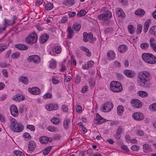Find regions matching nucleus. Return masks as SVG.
Here are the masks:
<instances>
[{"label": "nucleus", "instance_id": "obj_1", "mask_svg": "<svg viewBox=\"0 0 156 156\" xmlns=\"http://www.w3.org/2000/svg\"><path fill=\"white\" fill-rule=\"evenodd\" d=\"M150 73L147 71H143L139 73L137 76V83L140 87H146L150 81Z\"/></svg>", "mask_w": 156, "mask_h": 156}, {"label": "nucleus", "instance_id": "obj_2", "mask_svg": "<svg viewBox=\"0 0 156 156\" xmlns=\"http://www.w3.org/2000/svg\"><path fill=\"white\" fill-rule=\"evenodd\" d=\"M11 123L12 129L16 132L19 133L22 131L23 129L24 126L22 123L18 122L14 118H12L10 119Z\"/></svg>", "mask_w": 156, "mask_h": 156}, {"label": "nucleus", "instance_id": "obj_3", "mask_svg": "<svg viewBox=\"0 0 156 156\" xmlns=\"http://www.w3.org/2000/svg\"><path fill=\"white\" fill-rule=\"evenodd\" d=\"M142 57L144 61L147 63L151 64L156 63V57L151 54L144 53Z\"/></svg>", "mask_w": 156, "mask_h": 156}, {"label": "nucleus", "instance_id": "obj_4", "mask_svg": "<svg viewBox=\"0 0 156 156\" xmlns=\"http://www.w3.org/2000/svg\"><path fill=\"white\" fill-rule=\"evenodd\" d=\"M110 88L112 91L115 92H120L123 90L121 83L116 81H113L110 83Z\"/></svg>", "mask_w": 156, "mask_h": 156}, {"label": "nucleus", "instance_id": "obj_5", "mask_svg": "<svg viewBox=\"0 0 156 156\" xmlns=\"http://www.w3.org/2000/svg\"><path fill=\"white\" fill-rule=\"evenodd\" d=\"M37 40V34L34 32L30 34L28 37L26 38V42L30 44L35 43Z\"/></svg>", "mask_w": 156, "mask_h": 156}, {"label": "nucleus", "instance_id": "obj_6", "mask_svg": "<svg viewBox=\"0 0 156 156\" xmlns=\"http://www.w3.org/2000/svg\"><path fill=\"white\" fill-rule=\"evenodd\" d=\"M83 41L85 42H87L89 39L92 41H95L96 40V38L95 37H93V35L91 33H90L89 34L86 32L83 33Z\"/></svg>", "mask_w": 156, "mask_h": 156}, {"label": "nucleus", "instance_id": "obj_7", "mask_svg": "<svg viewBox=\"0 0 156 156\" xmlns=\"http://www.w3.org/2000/svg\"><path fill=\"white\" fill-rule=\"evenodd\" d=\"M113 108V105L111 102H106L103 105L101 110L104 112H107L111 111Z\"/></svg>", "mask_w": 156, "mask_h": 156}, {"label": "nucleus", "instance_id": "obj_8", "mask_svg": "<svg viewBox=\"0 0 156 156\" xmlns=\"http://www.w3.org/2000/svg\"><path fill=\"white\" fill-rule=\"evenodd\" d=\"M37 147L36 143L33 140H31L28 144V152L31 154L35 150Z\"/></svg>", "mask_w": 156, "mask_h": 156}, {"label": "nucleus", "instance_id": "obj_9", "mask_svg": "<svg viewBox=\"0 0 156 156\" xmlns=\"http://www.w3.org/2000/svg\"><path fill=\"white\" fill-rule=\"evenodd\" d=\"M111 13L109 11L105 13L101 14L98 16V18L101 20L105 21L112 17Z\"/></svg>", "mask_w": 156, "mask_h": 156}, {"label": "nucleus", "instance_id": "obj_10", "mask_svg": "<svg viewBox=\"0 0 156 156\" xmlns=\"http://www.w3.org/2000/svg\"><path fill=\"white\" fill-rule=\"evenodd\" d=\"M28 60L30 62H33L34 63H38L40 62V58L37 55H33L29 56Z\"/></svg>", "mask_w": 156, "mask_h": 156}, {"label": "nucleus", "instance_id": "obj_11", "mask_svg": "<svg viewBox=\"0 0 156 156\" xmlns=\"http://www.w3.org/2000/svg\"><path fill=\"white\" fill-rule=\"evenodd\" d=\"M105 119L101 116L98 113L96 114V117L94 120L95 123L99 125L105 122Z\"/></svg>", "mask_w": 156, "mask_h": 156}, {"label": "nucleus", "instance_id": "obj_12", "mask_svg": "<svg viewBox=\"0 0 156 156\" xmlns=\"http://www.w3.org/2000/svg\"><path fill=\"white\" fill-rule=\"evenodd\" d=\"M130 103L133 105V106L135 108H140L142 106V104L141 102L137 99H132Z\"/></svg>", "mask_w": 156, "mask_h": 156}, {"label": "nucleus", "instance_id": "obj_13", "mask_svg": "<svg viewBox=\"0 0 156 156\" xmlns=\"http://www.w3.org/2000/svg\"><path fill=\"white\" fill-rule=\"evenodd\" d=\"M134 119L136 120H142L144 118L143 114L141 112H135L132 115Z\"/></svg>", "mask_w": 156, "mask_h": 156}, {"label": "nucleus", "instance_id": "obj_14", "mask_svg": "<svg viewBox=\"0 0 156 156\" xmlns=\"http://www.w3.org/2000/svg\"><path fill=\"white\" fill-rule=\"evenodd\" d=\"M124 74L128 77L133 78L136 76V73L133 70L126 69L124 71Z\"/></svg>", "mask_w": 156, "mask_h": 156}, {"label": "nucleus", "instance_id": "obj_15", "mask_svg": "<svg viewBox=\"0 0 156 156\" xmlns=\"http://www.w3.org/2000/svg\"><path fill=\"white\" fill-rule=\"evenodd\" d=\"M29 91L34 95H37L40 93V90L37 87H33L32 88H29L28 89Z\"/></svg>", "mask_w": 156, "mask_h": 156}, {"label": "nucleus", "instance_id": "obj_16", "mask_svg": "<svg viewBox=\"0 0 156 156\" xmlns=\"http://www.w3.org/2000/svg\"><path fill=\"white\" fill-rule=\"evenodd\" d=\"M107 58L109 60H113L115 57V52L112 50H109L107 53Z\"/></svg>", "mask_w": 156, "mask_h": 156}, {"label": "nucleus", "instance_id": "obj_17", "mask_svg": "<svg viewBox=\"0 0 156 156\" xmlns=\"http://www.w3.org/2000/svg\"><path fill=\"white\" fill-rule=\"evenodd\" d=\"M25 99V97L20 94H17L14 96L12 98L13 100L17 102L23 101Z\"/></svg>", "mask_w": 156, "mask_h": 156}, {"label": "nucleus", "instance_id": "obj_18", "mask_svg": "<svg viewBox=\"0 0 156 156\" xmlns=\"http://www.w3.org/2000/svg\"><path fill=\"white\" fill-rule=\"evenodd\" d=\"M45 108L48 111H51L57 110L58 108V107L56 104H50L46 105Z\"/></svg>", "mask_w": 156, "mask_h": 156}, {"label": "nucleus", "instance_id": "obj_19", "mask_svg": "<svg viewBox=\"0 0 156 156\" xmlns=\"http://www.w3.org/2000/svg\"><path fill=\"white\" fill-rule=\"evenodd\" d=\"M53 139L51 137H40L39 141L42 144H46L48 142L52 141Z\"/></svg>", "mask_w": 156, "mask_h": 156}, {"label": "nucleus", "instance_id": "obj_20", "mask_svg": "<svg viewBox=\"0 0 156 156\" xmlns=\"http://www.w3.org/2000/svg\"><path fill=\"white\" fill-rule=\"evenodd\" d=\"M10 112L14 116H17L18 115V110L17 108L15 105H12L10 108Z\"/></svg>", "mask_w": 156, "mask_h": 156}, {"label": "nucleus", "instance_id": "obj_21", "mask_svg": "<svg viewBox=\"0 0 156 156\" xmlns=\"http://www.w3.org/2000/svg\"><path fill=\"white\" fill-rule=\"evenodd\" d=\"M49 35L46 34L42 35L40 38V43L43 44L45 43L49 38Z\"/></svg>", "mask_w": 156, "mask_h": 156}, {"label": "nucleus", "instance_id": "obj_22", "mask_svg": "<svg viewBox=\"0 0 156 156\" xmlns=\"http://www.w3.org/2000/svg\"><path fill=\"white\" fill-rule=\"evenodd\" d=\"M116 14L119 17H120L122 19H124L125 17V14L122 10L120 8H118L116 9Z\"/></svg>", "mask_w": 156, "mask_h": 156}, {"label": "nucleus", "instance_id": "obj_23", "mask_svg": "<svg viewBox=\"0 0 156 156\" xmlns=\"http://www.w3.org/2000/svg\"><path fill=\"white\" fill-rule=\"evenodd\" d=\"M151 20L150 19L147 20L144 23V25L143 31L144 33L147 32L150 26V23Z\"/></svg>", "mask_w": 156, "mask_h": 156}, {"label": "nucleus", "instance_id": "obj_24", "mask_svg": "<svg viewBox=\"0 0 156 156\" xmlns=\"http://www.w3.org/2000/svg\"><path fill=\"white\" fill-rule=\"evenodd\" d=\"M127 50V46L124 44L120 45L118 48V50L120 53H124Z\"/></svg>", "mask_w": 156, "mask_h": 156}, {"label": "nucleus", "instance_id": "obj_25", "mask_svg": "<svg viewBox=\"0 0 156 156\" xmlns=\"http://www.w3.org/2000/svg\"><path fill=\"white\" fill-rule=\"evenodd\" d=\"M143 148L144 152L146 153L149 152L151 150L150 146L146 144L143 145Z\"/></svg>", "mask_w": 156, "mask_h": 156}, {"label": "nucleus", "instance_id": "obj_26", "mask_svg": "<svg viewBox=\"0 0 156 156\" xmlns=\"http://www.w3.org/2000/svg\"><path fill=\"white\" fill-rule=\"evenodd\" d=\"M5 24L4 26H5V28L8 26H10L13 25L16 22L12 21V20H7L6 18L4 19Z\"/></svg>", "mask_w": 156, "mask_h": 156}, {"label": "nucleus", "instance_id": "obj_27", "mask_svg": "<svg viewBox=\"0 0 156 156\" xmlns=\"http://www.w3.org/2000/svg\"><path fill=\"white\" fill-rule=\"evenodd\" d=\"M15 47L20 50H27L28 48L27 46L22 44H16Z\"/></svg>", "mask_w": 156, "mask_h": 156}, {"label": "nucleus", "instance_id": "obj_28", "mask_svg": "<svg viewBox=\"0 0 156 156\" xmlns=\"http://www.w3.org/2000/svg\"><path fill=\"white\" fill-rule=\"evenodd\" d=\"M124 108L122 105H119L117 108V112L118 114L119 115H121L122 114L124 111Z\"/></svg>", "mask_w": 156, "mask_h": 156}, {"label": "nucleus", "instance_id": "obj_29", "mask_svg": "<svg viewBox=\"0 0 156 156\" xmlns=\"http://www.w3.org/2000/svg\"><path fill=\"white\" fill-rule=\"evenodd\" d=\"M67 31L68 32L67 34L68 38L69 39L71 38L72 37L73 34V30L70 27H68Z\"/></svg>", "mask_w": 156, "mask_h": 156}, {"label": "nucleus", "instance_id": "obj_30", "mask_svg": "<svg viewBox=\"0 0 156 156\" xmlns=\"http://www.w3.org/2000/svg\"><path fill=\"white\" fill-rule=\"evenodd\" d=\"M80 48L82 51H85L86 53V55L88 57H90L91 55V53L89 50L87 48L81 46L80 47Z\"/></svg>", "mask_w": 156, "mask_h": 156}, {"label": "nucleus", "instance_id": "obj_31", "mask_svg": "<svg viewBox=\"0 0 156 156\" xmlns=\"http://www.w3.org/2000/svg\"><path fill=\"white\" fill-rule=\"evenodd\" d=\"M19 81L23 83L27 84L28 83V80L27 77L25 76H21L19 79Z\"/></svg>", "mask_w": 156, "mask_h": 156}, {"label": "nucleus", "instance_id": "obj_32", "mask_svg": "<svg viewBox=\"0 0 156 156\" xmlns=\"http://www.w3.org/2000/svg\"><path fill=\"white\" fill-rule=\"evenodd\" d=\"M52 50L57 54L60 53L61 51V48L60 47L58 46H55L52 48Z\"/></svg>", "mask_w": 156, "mask_h": 156}, {"label": "nucleus", "instance_id": "obj_33", "mask_svg": "<svg viewBox=\"0 0 156 156\" xmlns=\"http://www.w3.org/2000/svg\"><path fill=\"white\" fill-rule=\"evenodd\" d=\"M145 14L144 11L142 9H140L136 10L135 12V14L140 16H143Z\"/></svg>", "mask_w": 156, "mask_h": 156}, {"label": "nucleus", "instance_id": "obj_34", "mask_svg": "<svg viewBox=\"0 0 156 156\" xmlns=\"http://www.w3.org/2000/svg\"><path fill=\"white\" fill-rule=\"evenodd\" d=\"M126 142L129 143H131L133 144L136 143L137 141L135 139H131L130 137H126Z\"/></svg>", "mask_w": 156, "mask_h": 156}, {"label": "nucleus", "instance_id": "obj_35", "mask_svg": "<svg viewBox=\"0 0 156 156\" xmlns=\"http://www.w3.org/2000/svg\"><path fill=\"white\" fill-rule=\"evenodd\" d=\"M137 94L142 98H144L148 95V93L144 91H140L138 92Z\"/></svg>", "mask_w": 156, "mask_h": 156}, {"label": "nucleus", "instance_id": "obj_36", "mask_svg": "<svg viewBox=\"0 0 156 156\" xmlns=\"http://www.w3.org/2000/svg\"><path fill=\"white\" fill-rule=\"evenodd\" d=\"M149 31L151 34L154 35L156 37V26L151 27Z\"/></svg>", "mask_w": 156, "mask_h": 156}, {"label": "nucleus", "instance_id": "obj_37", "mask_svg": "<svg viewBox=\"0 0 156 156\" xmlns=\"http://www.w3.org/2000/svg\"><path fill=\"white\" fill-rule=\"evenodd\" d=\"M70 122V120L69 119H66L64 120L63 125L65 129H67L69 128L68 125Z\"/></svg>", "mask_w": 156, "mask_h": 156}, {"label": "nucleus", "instance_id": "obj_38", "mask_svg": "<svg viewBox=\"0 0 156 156\" xmlns=\"http://www.w3.org/2000/svg\"><path fill=\"white\" fill-rule=\"evenodd\" d=\"M53 8V5L51 3H47L45 6V9L49 10Z\"/></svg>", "mask_w": 156, "mask_h": 156}, {"label": "nucleus", "instance_id": "obj_39", "mask_svg": "<svg viewBox=\"0 0 156 156\" xmlns=\"http://www.w3.org/2000/svg\"><path fill=\"white\" fill-rule=\"evenodd\" d=\"M52 147L51 146H50L45 148L43 151V153L44 155H47L51 149Z\"/></svg>", "mask_w": 156, "mask_h": 156}, {"label": "nucleus", "instance_id": "obj_40", "mask_svg": "<svg viewBox=\"0 0 156 156\" xmlns=\"http://www.w3.org/2000/svg\"><path fill=\"white\" fill-rule=\"evenodd\" d=\"M74 1L73 0H66L64 2L63 4L66 6H68L69 5H72L74 3Z\"/></svg>", "mask_w": 156, "mask_h": 156}, {"label": "nucleus", "instance_id": "obj_41", "mask_svg": "<svg viewBox=\"0 0 156 156\" xmlns=\"http://www.w3.org/2000/svg\"><path fill=\"white\" fill-rule=\"evenodd\" d=\"M56 62L54 60H52L50 61L49 66L51 69H54L56 67Z\"/></svg>", "mask_w": 156, "mask_h": 156}, {"label": "nucleus", "instance_id": "obj_42", "mask_svg": "<svg viewBox=\"0 0 156 156\" xmlns=\"http://www.w3.org/2000/svg\"><path fill=\"white\" fill-rule=\"evenodd\" d=\"M73 28L76 31H79L81 28L80 25L78 23H75L73 26Z\"/></svg>", "mask_w": 156, "mask_h": 156}, {"label": "nucleus", "instance_id": "obj_43", "mask_svg": "<svg viewBox=\"0 0 156 156\" xmlns=\"http://www.w3.org/2000/svg\"><path fill=\"white\" fill-rule=\"evenodd\" d=\"M47 129L50 132H55L57 130V128L53 126H49L47 127Z\"/></svg>", "mask_w": 156, "mask_h": 156}, {"label": "nucleus", "instance_id": "obj_44", "mask_svg": "<svg viewBox=\"0 0 156 156\" xmlns=\"http://www.w3.org/2000/svg\"><path fill=\"white\" fill-rule=\"evenodd\" d=\"M149 46V44L147 43H142L140 45V48L143 50H146Z\"/></svg>", "mask_w": 156, "mask_h": 156}, {"label": "nucleus", "instance_id": "obj_45", "mask_svg": "<svg viewBox=\"0 0 156 156\" xmlns=\"http://www.w3.org/2000/svg\"><path fill=\"white\" fill-rule=\"evenodd\" d=\"M51 122L55 125L58 124L59 122V119L57 118H54L51 119Z\"/></svg>", "mask_w": 156, "mask_h": 156}, {"label": "nucleus", "instance_id": "obj_46", "mask_svg": "<svg viewBox=\"0 0 156 156\" xmlns=\"http://www.w3.org/2000/svg\"><path fill=\"white\" fill-rule=\"evenodd\" d=\"M13 153L15 154L16 156H25L24 153L18 151H14Z\"/></svg>", "mask_w": 156, "mask_h": 156}, {"label": "nucleus", "instance_id": "obj_47", "mask_svg": "<svg viewBox=\"0 0 156 156\" xmlns=\"http://www.w3.org/2000/svg\"><path fill=\"white\" fill-rule=\"evenodd\" d=\"M122 132L123 130L122 128L120 127H118L116 131L117 136H120L121 134L122 133Z\"/></svg>", "mask_w": 156, "mask_h": 156}, {"label": "nucleus", "instance_id": "obj_48", "mask_svg": "<svg viewBox=\"0 0 156 156\" xmlns=\"http://www.w3.org/2000/svg\"><path fill=\"white\" fill-rule=\"evenodd\" d=\"M142 29V26L140 24H139L137 25V28L136 30V32L137 34H140Z\"/></svg>", "mask_w": 156, "mask_h": 156}, {"label": "nucleus", "instance_id": "obj_49", "mask_svg": "<svg viewBox=\"0 0 156 156\" xmlns=\"http://www.w3.org/2000/svg\"><path fill=\"white\" fill-rule=\"evenodd\" d=\"M149 108L151 111H156V103L150 105L149 106Z\"/></svg>", "mask_w": 156, "mask_h": 156}, {"label": "nucleus", "instance_id": "obj_50", "mask_svg": "<svg viewBox=\"0 0 156 156\" xmlns=\"http://www.w3.org/2000/svg\"><path fill=\"white\" fill-rule=\"evenodd\" d=\"M81 77L79 75L77 74L75 77V82L76 84L79 83L81 81Z\"/></svg>", "mask_w": 156, "mask_h": 156}, {"label": "nucleus", "instance_id": "obj_51", "mask_svg": "<svg viewBox=\"0 0 156 156\" xmlns=\"http://www.w3.org/2000/svg\"><path fill=\"white\" fill-rule=\"evenodd\" d=\"M140 148V147L136 145H134L131 147V150L134 151H137Z\"/></svg>", "mask_w": 156, "mask_h": 156}, {"label": "nucleus", "instance_id": "obj_52", "mask_svg": "<svg viewBox=\"0 0 156 156\" xmlns=\"http://www.w3.org/2000/svg\"><path fill=\"white\" fill-rule=\"evenodd\" d=\"M87 13L85 10H81L77 13V15L79 16H84Z\"/></svg>", "mask_w": 156, "mask_h": 156}, {"label": "nucleus", "instance_id": "obj_53", "mask_svg": "<svg viewBox=\"0 0 156 156\" xmlns=\"http://www.w3.org/2000/svg\"><path fill=\"white\" fill-rule=\"evenodd\" d=\"M7 46L5 44H0V52L3 51L7 48Z\"/></svg>", "mask_w": 156, "mask_h": 156}, {"label": "nucleus", "instance_id": "obj_54", "mask_svg": "<svg viewBox=\"0 0 156 156\" xmlns=\"http://www.w3.org/2000/svg\"><path fill=\"white\" fill-rule=\"evenodd\" d=\"M128 31L131 34H133V28L132 25H129L128 27Z\"/></svg>", "mask_w": 156, "mask_h": 156}, {"label": "nucleus", "instance_id": "obj_55", "mask_svg": "<svg viewBox=\"0 0 156 156\" xmlns=\"http://www.w3.org/2000/svg\"><path fill=\"white\" fill-rule=\"evenodd\" d=\"M20 55V53L18 52H16L13 53L12 55V57L13 58L16 59Z\"/></svg>", "mask_w": 156, "mask_h": 156}, {"label": "nucleus", "instance_id": "obj_56", "mask_svg": "<svg viewBox=\"0 0 156 156\" xmlns=\"http://www.w3.org/2000/svg\"><path fill=\"white\" fill-rule=\"evenodd\" d=\"M27 128L31 131H34L35 128L34 126L31 125H27Z\"/></svg>", "mask_w": 156, "mask_h": 156}, {"label": "nucleus", "instance_id": "obj_57", "mask_svg": "<svg viewBox=\"0 0 156 156\" xmlns=\"http://www.w3.org/2000/svg\"><path fill=\"white\" fill-rule=\"evenodd\" d=\"M76 112L79 113H80L82 112V107L81 106H80V105H77L76 107Z\"/></svg>", "mask_w": 156, "mask_h": 156}, {"label": "nucleus", "instance_id": "obj_58", "mask_svg": "<svg viewBox=\"0 0 156 156\" xmlns=\"http://www.w3.org/2000/svg\"><path fill=\"white\" fill-rule=\"evenodd\" d=\"M2 72L5 78H7L8 77V74L7 71L5 69H3L2 70Z\"/></svg>", "mask_w": 156, "mask_h": 156}, {"label": "nucleus", "instance_id": "obj_59", "mask_svg": "<svg viewBox=\"0 0 156 156\" xmlns=\"http://www.w3.org/2000/svg\"><path fill=\"white\" fill-rule=\"evenodd\" d=\"M72 79L71 77L69 76H65V81L68 82L71 81Z\"/></svg>", "mask_w": 156, "mask_h": 156}, {"label": "nucleus", "instance_id": "obj_60", "mask_svg": "<svg viewBox=\"0 0 156 156\" xmlns=\"http://www.w3.org/2000/svg\"><path fill=\"white\" fill-rule=\"evenodd\" d=\"M88 67H91L94 65V62L92 60H90L87 62Z\"/></svg>", "mask_w": 156, "mask_h": 156}, {"label": "nucleus", "instance_id": "obj_61", "mask_svg": "<svg viewBox=\"0 0 156 156\" xmlns=\"http://www.w3.org/2000/svg\"><path fill=\"white\" fill-rule=\"evenodd\" d=\"M52 97V94L50 93H47L45 94L43 97L44 99L51 98Z\"/></svg>", "mask_w": 156, "mask_h": 156}, {"label": "nucleus", "instance_id": "obj_62", "mask_svg": "<svg viewBox=\"0 0 156 156\" xmlns=\"http://www.w3.org/2000/svg\"><path fill=\"white\" fill-rule=\"evenodd\" d=\"M121 148L122 150H123L127 152H128L129 151V150L128 149V147L124 145H122L121 146Z\"/></svg>", "mask_w": 156, "mask_h": 156}, {"label": "nucleus", "instance_id": "obj_63", "mask_svg": "<svg viewBox=\"0 0 156 156\" xmlns=\"http://www.w3.org/2000/svg\"><path fill=\"white\" fill-rule=\"evenodd\" d=\"M68 18L66 16L63 17L61 20V22L62 23H64L67 20Z\"/></svg>", "mask_w": 156, "mask_h": 156}, {"label": "nucleus", "instance_id": "obj_64", "mask_svg": "<svg viewBox=\"0 0 156 156\" xmlns=\"http://www.w3.org/2000/svg\"><path fill=\"white\" fill-rule=\"evenodd\" d=\"M62 109L64 112H67L68 110L67 107L65 105H63L62 106Z\"/></svg>", "mask_w": 156, "mask_h": 156}]
</instances>
